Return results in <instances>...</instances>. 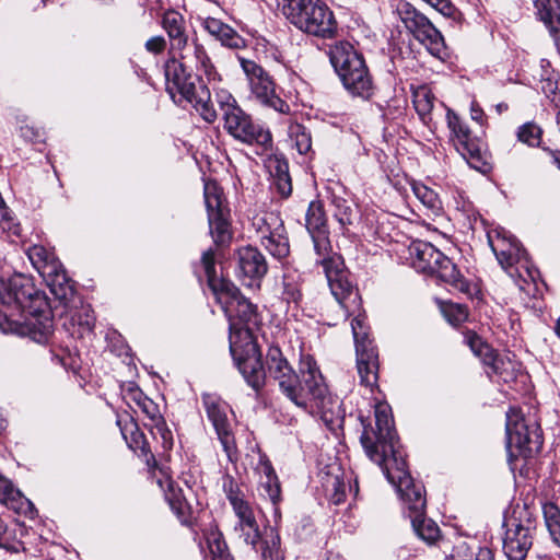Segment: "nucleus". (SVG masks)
Wrapping results in <instances>:
<instances>
[{"mask_svg": "<svg viewBox=\"0 0 560 560\" xmlns=\"http://www.w3.org/2000/svg\"><path fill=\"white\" fill-rule=\"evenodd\" d=\"M162 26L168 35L173 58L165 66L167 91L175 100L174 91L187 101L207 122L217 119L211 104L209 89L191 75L196 70L205 75L209 83L220 81L205 47L197 40L188 42L183 15L174 10L163 14Z\"/></svg>", "mask_w": 560, "mask_h": 560, "instance_id": "nucleus-1", "label": "nucleus"}, {"mask_svg": "<svg viewBox=\"0 0 560 560\" xmlns=\"http://www.w3.org/2000/svg\"><path fill=\"white\" fill-rule=\"evenodd\" d=\"M201 264L208 284L224 311L230 323V351L243 377L252 388L264 384L265 371L260 364V352L254 340L253 330L259 319L256 306L244 298L229 280L219 278L212 249L202 254Z\"/></svg>", "mask_w": 560, "mask_h": 560, "instance_id": "nucleus-2", "label": "nucleus"}, {"mask_svg": "<svg viewBox=\"0 0 560 560\" xmlns=\"http://www.w3.org/2000/svg\"><path fill=\"white\" fill-rule=\"evenodd\" d=\"M311 236L318 256L317 262L323 266L330 292L340 308L338 319L346 320L350 314L355 313L354 306L358 308L361 298L349 279L341 256L331 253L328 232L314 233Z\"/></svg>", "mask_w": 560, "mask_h": 560, "instance_id": "nucleus-3", "label": "nucleus"}, {"mask_svg": "<svg viewBox=\"0 0 560 560\" xmlns=\"http://www.w3.org/2000/svg\"><path fill=\"white\" fill-rule=\"evenodd\" d=\"M279 5L287 20L303 33L319 38L337 35L335 14L322 0H281Z\"/></svg>", "mask_w": 560, "mask_h": 560, "instance_id": "nucleus-4", "label": "nucleus"}, {"mask_svg": "<svg viewBox=\"0 0 560 560\" xmlns=\"http://www.w3.org/2000/svg\"><path fill=\"white\" fill-rule=\"evenodd\" d=\"M283 395L307 413L318 416L327 427L340 418V401L329 393L325 382L300 380L296 374V381Z\"/></svg>", "mask_w": 560, "mask_h": 560, "instance_id": "nucleus-5", "label": "nucleus"}, {"mask_svg": "<svg viewBox=\"0 0 560 560\" xmlns=\"http://www.w3.org/2000/svg\"><path fill=\"white\" fill-rule=\"evenodd\" d=\"M361 444L368 457L377 465L405 455L394 429L390 407L386 402L375 405V429L364 428Z\"/></svg>", "mask_w": 560, "mask_h": 560, "instance_id": "nucleus-6", "label": "nucleus"}, {"mask_svg": "<svg viewBox=\"0 0 560 560\" xmlns=\"http://www.w3.org/2000/svg\"><path fill=\"white\" fill-rule=\"evenodd\" d=\"M487 236L499 264L512 278H517L520 289L526 290L529 282L535 284L539 272L529 264L518 241L504 229L491 230Z\"/></svg>", "mask_w": 560, "mask_h": 560, "instance_id": "nucleus-7", "label": "nucleus"}, {"mask_svg": "<svg viewBox=\"0 0 560 560\" xmlns=\"http://www.w3.org/2000/svg\"><path fill=\"white\" fill-rule=\"evenodd\" d=\"M351 320V329L355 343L357 369L360 382L365 387L373 389L378 381V352L369 337L370 327L366 323V316L359 303Z\"/></svg>", "mask_w": 560, "mask_h": 560, "instance_id": "nucleus-8", "label": "nucleus"}, {"mask_svg": "<svg viewBox=\"0 0 560 560\" xmlns=\"http://www.w3.org/2000/svg\"><path fill=\"white\" fill-rule=\"evenodd\" d=\"M26 254L56 299L65 303L70 301L74 295V289L55 254L42 245L30 247Z\"/></svg>", "mask_w": 560, "mask_h": 560, "instance_id": "nucleus-9", "label": "nucleus"}, {"mask_svg": "<svg viewBox=\"0 0 560 560\" xmlns=\"http://www.w3.org/2000/svg\"><path fill=\"white\" fill-rule=\"evenodd\" d=\"M508 448L511 455L528 457L542 446L540 427L536 421H526L518 409L510 408L506 413Z\"/></svg>", "mask_w": 560, "mask_h": 560, "instance_id": "nucleus-10", "label": "nucleus"}, {"mask_svg": "<svg viewBox=\"0 0 560 560\" xmlns=\"http://www.w3.org/2000/svg\"><path fill=\"white\" fill-rule=\"evenodd\" d=\"M387 480L397 487L409 514L422 513L425 510L424 488L415 482L407 470L405 455L393 457L390 463L378 465Z\"/></svg>", "mask_w": 560, "mask_h": 560, "instance_id": "nucleus-11", "label": "nucleus"}, {"mask_svg": "<svg viewBox=\"0 0 560 560\" xmlns=\"http://www.w3.org/2000/svg\"><path fill=\"white\" fill-rule=\"evenodd\" d=\"M397 13L408 32H410L431 55L441 57L445 49L444 37L433 23L423 13L406 1L398 3Z\"/></svg>", "mask_w": 560, "mask_h": 560, "instance_id": "nucleus-12", "label": "nucleus"}, {"mask_svg": "<svg viewBox=\"0 0 560 560\" xmlns=\"http://www.w3.org/2000/svg\"><path fill=\"white\" fill-rule=\"evenodd\" d=\"M252 226L260 245L275 258L283 259L290 253L289 238L279 213L272 211L254 215Z\"/></svg>", "mask_w": 560, "mask_h": 560, "instance_id": "nucleus-13", "label": "nucleus"}, {"mask_svg": "<svg viewBox=\"0 0 560 560\" xmlns=\"http://www.w3.org/2000/svg\"><path fill=\"white\" fill-rule=\"evenodd\" d=\"M224 114L223 128L234 139L250 145H258L264 151L272 145V137L268 129L256 124L241 107L228 108Z\"/></svg>", "mask_w": 560, "mask_h": 560, "instance_id": "nucleus-14", "label": "nucleus"}, {"mask_svg": "<svg viewBox=\"0 0 560 560\" xmlns=\"http://www.w3.org/2000/svg\"><path fill=\"white\" fill-rule=\"evenodd\" d=\"M242 70L248 81L250 96L264 106L276 112L289 113L290 106L276 93V85L271 77L253 60L238 58Z\"/></svg>", "mask_w": 560, "mask_h": 560, "instance_id": "nucleus-15", "label": "nucleus"}, {"mask_svg": "<svg viewBox=\"0 0 560 560\" xmlns=\"http://www.w3.org/2000/svg\"><path fill=\"white\" fill-rule=\"evenodd\" d=\"M0 304L21 307L23 311L33 313L40 310L45 301L31 279L23 275H14L8 279L0 277Z\"/></svg>", "mask_w": 560, "mask_h": 560, "instance_id": "nucleus-16", "label": "nucleus"}, {"mask_svg": "<svg viewBox=\"0 0 560 560\" xmlns=\"http://www.w3.org/2000/svg\"><path fill=\"white\" fill-rule=\"evenodd\" d=\"M446 119L457 152L470 167L482 171L486 166L483 142L471 135L468 126L452 109H447Z\"/></svg>", "mask_w": 560, "mask_h": 560, "instance_id": "nucleus-17", "label": "nucleus"}, {"mask_svg": "<svg viewBox=\"0 0 560 560\" xmlns=\"http://www.w3.org/2000/svg\"><path fill=\"white\" fill-rule=\"evenodd\" d=\"M466 340L471 351L488 366L487 374L490 377L495 375L503 383H510L516 378L518 363L513 360L510 353H497L474 332H469Z\"/></svg>", "mask_w": 560, "mask_h": 560, "instance_id": "nucleus-18", "label": "nucleus"}, {"mask_svg": "<svg viewBox=\"0 0 560 560\" xmlns=\"http://www.w3.org/2000/svg\"><path fill=\"white\" fill-rule=\"evenodd\" d=\"M205 203L208 212L210 233L217 244H223L231 238L229 230V209L224 205L221 187L208 180L205 183Z\"/></svg>", "mask_w": 560, "mask_h": 560, "instance_id": "nucleus-19", "label": "nucleus"}, {"mask_svg": "<svg viewBox=\"0 0 560 560\" xmlns=\"http://www.w3.org/2000/svg\"><path fill=\"white\" fill-rule=\"evenodd\" d=\"M124 399L131 408L137 407L145 417L144 425L156 436L160 435L164 447L172 445V432L160 412L159 406L136 387L129 386L124 390Z\"/></svg>", "mask_w": 560, "mask_h": 560, "instance_id": "nucleus-20", "label": "nucleus"}, {"mask_svg": "<svg viewBox=\"0 0 560 560\" xmlns=\"http://www.w3.org/2000/svg\"><path fill=\"white\" fill-rule=\"evenodd\" d=\"M234 529L240 538L255 550H258L257 545L260 544L261 560H284L280 548V536L275 529L271 528L262 537L257 521L248 525H235Z\"/></svg>", "mask_w": 560, "mask_h": 560, "instance_id": "nucleus-21", "label": "nucleus"}, {"mask_svg": "<svg viewBox=\"0 0 560 560\" xmlns=\"http://www.w3.org/2000/svg\"><path fill=\"white\" fill-rule=\"evenodd\" d=\"M503 539V551L509 560H525L533 544L532 528L515 520L509 521Z\"/></svg>", "mask_w": 560, "mask_h": 560, "instance_id": "nucleus-22", "label": "nucleus"}, {"mask_svg": "<svg viewBox=\"0 0 560 560\" xmlns=\"http://www.w3.org/2000/svg\"><path fill=\"white\" fill-rule=\"evenodd\" d=\"M262 370L265 371V378L269 375L271 378L278 382L279 388L282 394L289 388L290 385L296 381V373L290 365L287 358L283 355L279 347L271 346L266 354V369L260 362ZM257 388L259 390L265 385ZM256 390V388H254Z\"/></svg>", "mask_w": 560, "mask_h": 560, "instance_id": "nucleus-23", "label": "nucleus"}, {"mask_svg": "<svg viewBox=\"0 0 560 560\" xmlns=\"http://www.w3.org/2000/svg\"><path fill=\"white\" fill-rule=\"evenodd\" d=\"M203 404L207 416L212 422L224 451L230 454L233 448V439L231 436V425L228 418V404L210 394L203 396Z\"/></svg>", "mask_w": 560, "mask_h": 560, "instance_id": "nucleus-24", "label": "nucleus"}, {"mask_svg": "<svg viewBox=\"0 0 560 560\" xmlns=\"http://www.w3.org/2000/svg\"><path fill=\"white\" fill-rule=\"evenodd\" d=\"M238 277L243 284L254 287L268 270L264 255L253 246H245L238 249Z\"/></svg>", "mask_w": 560, "mask_h": 560, "instance_id": "nucleus-25", "label": "nucleus"}, {"mask_svg": "<svg viewBox=\"0 0 560 560\" xmlns=\"http://www.w3.org/2000/svg\"><path fill=\"white\" fill-rule=\"evenodd\" d=\"M255 472L259 476V494L268 499L273 506L281 500L280 482L276 471L265 454H259Z\"/></svg>", "mask_w": 560, "mask_h": 560, "instance_id": "nucleus-26", "label": "nucleus"}, {"mask_svg": "<svg viewBox=\"0 0 560 560\" xmlns=\"http://www.w3.org/2000/svg\"><path fill=\"white\" fill-rule=\"evenodd\" d=\"M409 255L417 271L433 275L444 254L430 243L416 241L409 246Z\"/></svg>", "mask_w": 560, "mask_h": 560, "instance_id": "nucleus-27", "label": "nucleus"}, {"mask_svg": "<svg viewBox=\"0 0 560 560\" xmlns=\"http://www.w3.org/2000/svg\"><path fill=\"white\" fill-rule=\"evenodd\" d=\"M329 59L340 79L364 62L363 57L348 42L332 45L329 49Z\"/></svg>", "mask_w": 560, "mask_h": 560, "instance_id": "nucleus-28", "label": "nucleus"}, {"mask_svg": "<svg viewBox=\"0 0 560 560\" xmlns=\"http://www.w3.org/2000/svg\"><path fill=\"white\" fill-rule=\"evenodd\" d=\"M345 88L354 96L368 100L372 96L374 85L365 62L357 67L341 79Z\"/></svg>", "mask_w": 560, "mask_h": 560, "instance_id": "nucleus-29", "label": "nucleus"}, {"mask_svg": "<svg viewBox=\"0 0 560 560\" xmlns=\"http://www.w3.org/2000/svg\"><path fill=\"white\" fill-rule=\"evenodd\" d=\"M0 503L13 510L18 514L32 516L34 514L33 503L26 499L10 480L0 476Z\"/></svg>", "mask_w": 560, "mask_h": 560, "instance_id": "nucleus-30", "label": "nucleus"}, {"mask_svg": "<svg viewBox=\"0 0 560 560\" xmlns=\"http://www.w3.org/2000/svg\"><path fill=\"white\" fill-rule=\"evenodd\" d=\"M535 8L560 51V0H536Z\"/></svg>", "mask_w": 560, "mask_h": 560, "instance_id": "nucleus-31", "label": "nucleus"}, {"mask_svg": "<svg viewBox=\"0 0 560 560\" xmlns=\"http://www.w3.org/2000/svg\"><path fill=\"white\" fill-rule=\"evenodd\" d=\"M117 424L120 428V432L128 446L133 451H140L142 455L147 457L149 462L150 458L154 459V456L150 453L148 444L145 442L144 434L139 430L137 423L132 420V418L126 417L122 419L118 417Z\"/></svg>", "mask_w": 560, "mask_h": 560, "instance_id": "nucleus-32", "label": "nucleus"}, {"mask_svg": "<svg viewBox=\"0 0 560 560\" xmlns=\"http://www.w3.org/2000/svg\"><path fill=\"white\" fill-rule=\"evenodd\" d=\"M432 276L452 285L455 290L464 293L469 291L468 282L463 278L456 265L445 255H443V259H441Z\"/></svg>", "mask_w": 560, "mask_h": 560, "instance_id": "nucleus-33", "label": "nucleus"}, {"mask_svg": "<svg viewBox=\"0 0 560 560\" xmlns=\"http://www.w3.org/2000/svg\"><path fill=\"white\" fill-rule=\"evenodd\" d=\"M540 68V89L547 97L551 98L556 107L560 110V80L553 70H551V66L548 60L541 59Z\"/></svg>", "mask_w": 560, "mask_h": 560, "instance_id": "nucleus-34", "label": "nucleus"}, {"mask_svg": "<svg viewBox=\"0 0 560 560\" xmlns=\"http://www.w3.org/2000/svg\"><path fill=\"white\" fill-rule=\"evenodd\" d=\"M412 527L417 535L424 541L433 544L440 537L439 526L429 518L424 517V512L409 514Z\"/></svg>", "mask_w": 560, "mask_h": 560, "instance_id": "nucleus-35", "label": "nucleus"}, {"mask_svg": "<svg viewBox=\"0 0 560 560\" xmlns=\"http://www.w3.org/2000/svg\"><path fill=\"white\" fill-rule=\"evenodd\" d=\"M411 189L417 199L433 214L442 211V201L433 189L420 182H412Z\"/></svg>", "mask_w": 560, "mask_h": 560, "instance_id": "nucleus-36", "label": "nucleus"}, {"mask_svg": "<svg viewBox=\"0 0 560 560\" xmlns=\"http://www.w3.org/2000/svg\"><path fill=\"white\" fill-rule=\"evenodd\" d=\"M226 495L237 517V523L235 525H248L249 523L257 521L250 504L237 492L230 488Z\"/></svg>", "mask_w": 560, "mask_h": 560, "instance_id": "nucleus-37", "label": "nucleus"}, {"mask_svg": "<svg viewBox=\"0 0 560 560\" xmlns=\"http://www.w3.org/2000/svg\"><path fill=\"white\" fill-rule=\"evenodd\" d=\"M158 483L164 491L165 499L170 503L172 510L177 514H180L185 505L182 490L175 485L171 477L164 474L162 478L158 479Z\"/></svg>", "mask_w": 560, "mask_h": 560, "instance_id": "nucleus-38", "label": "nucleus"}, {"mask_svg": "<svg viewBox=\"0 0 560 560\" xmlns=\"http://www.w3.org/2000/svg\"><path fill=\"white\" fill-rule=\"evenodd\" d=\"M205 538L209 551L212 555V560H230L226 552L228 546L217 526H210L205 533Z\"/></svg>", "mask_w": 560, "mask_h": 560, "instance_id": "nucleus-39", "label": "nucleus"}, {"mask_svg": "<svg viewBox=\"0 0 560 560\" xmlns=\"http://www.w3.org/2000/svg\"><path fill=\"white\" fill-rule=\"evenodd\" d=\"M306 229L310 234L327 232L325 212L323 206L317 201H313L308 206L306 212Z\"/></svg>", "mask_w": 560, "mask_h": 560, "instance_id": "nucleus-40", "label": "nucleus"}, {"mask_svg": "<svg viewBox=\"0 0 560 560\" xmlns=\"http://www.w3.org/2000/svg\"><path fill=\"white\" fill-rule=\"evenodd\" d=\"M413 105L423 122H429L434 105V97L427 88H420L413 93Z\"/></svg>", "mask_w": 560, "mask_h": 560, "instance_id": "nucleus-41", "label": "nucleus"}, {"mask_svg": "<svg viewBox=\"0 0 560 560\" xmlns=\"http://www.w3.org/2000/svg\"><path fill=\"white\" fill-rule=\"evenodd\" d=\"M289 136L300 154H306L312 149L311 132L300 124H293L289 128Z\"/></svg>", "mask_w": 560, "mask_h": 560, "instance_id": "nucleus-42", "label": "nucleus"}, {"mask_svg": "<svg viewBox=\"0 0 560 560\" xmlns=\"http://www.w3.org/2000/svg\"><path fill=\"white\" fill-rule=\"evenodd\" d=\"M300 380H306L308 382H325L322 372L311 354L302 353L300 357Z\"/></svg>", "mask_w": 560, "mask_h": 560, "instance_id": "nucleus-43", "label": "nucleus"}, {"mask_svg": "<svg viewBox=\"0 0 560 560\" xmlns=\"http://www.w3.org/2000/svg\"><path fill=\"white\" fill-rule=\"evenodd\" d=\"M19 533H21V529L18 525L8 526L3 524V528L0 532V547L13 553L20 552L23 547L18 535Z\"/></svg>", "mask_w": 560, "mask_h": 560, "instance_id": "nucleus-44", "label": "nucleus"}, {"mask_svg": "<svg viewBox=\"0 0 560 560\" xmlns=\"http://www.w3.org/2000/svg\"><path fill=\"white\" fill-rule=\"evenodd\" d=\"M70 320L73 326L78 325L81 336L84 332H91L95 324L93 311L89 305H81V307L71 315Z\"/></svg>", "mask_w": 560, "mask_h": 560, "instance_id": "nucleus-45", "label": "nucleus"}, {"mask_svg": "<svg viewBox=\"0 0 560 560\" xmlns=\"http://www.w3.org/2000/svg\"><path fill=\"white\" fill-rule=\"evenodd\" d=\"M546 525L553 537L560 545V509L555 503H546L542 506Z\"/></svg>", "mask_w": 560, "mask_h": 560, "instance_id": "nucleus-46", "label": "nucleus"}, {"mask_svg": "<svg viewBox=\"0 0 560 560\" xmlns=\"http://www.w3.org/2000/svg\"><path fill=\"white\" fill-rule=\"evenodd\" d=\"M517 139L530 147H536L541 140V129L534 122H526L518 128Z\"/></svg>", "mask_w": 560, "mask_h": 560, "instance_id": "nucleus-47", "label": "nucleus"}, {"mask_svg": "<svg viewBox=\"0 0 560 560\" xmlns=\"http://www.w3.org/2000/svg\"><path fill=\"white\" fill-rule=\"evenodd\" d=\"M266 166L272 178L281 177L289 174V165L283 156H269L266 161Z\"/></svg>", "mask_w": 560, "mask_h": 560, "instance_id": "nucleus-48", "label": "nucleus"}, {"mask_svg": "<svg viewBox=\"0 0 560 560\" xmlns=\"http://www.w3.org/2000/svg\"><path fill=\"white\" fill-rule=\"evenodd\" d=\"M445 317L452 325H459L468 317L466 306L460 304H448L443 310Z\"/></svg>", "mask_w": 560, "mask_h": 560, "instance_id": "nucleus-49", "label": "nucleus"}, {"mask_svg": "<svg viewBox=\"0 0 560 560\" xmlns=\"http://www.w3.org/2000/svg\"><path fill=\"white\" fill-rule=\"evenodd\" d=\"M223 46L229 48L238 49L245 46V40L234 31L230 25L221 34L218 39Z\"/></svg>", "mask_w": 560, "mask_h": 560, "instance_id": "nucleus-50", "label": "nucleus"}, {"mask_svg": "<svg viewBox=\"0 0 560 560\" xmlns=\"http://www.w3.org/2000/svg\"><path fill=\"white\" fill-rule=\"evenodd\" d=\"M202 26L211 36H213L215 39H219L221 34L229 25L218 19L206 18L202 21Z\"/></svg>", "mask_w": 560, "mask_h": 560, "instance_id": "nucleus-51", "label": "nucleus"}, {"mask_svg": "<svg viewBox=\"0 0 560 560\" xmlns=\"http://www.w3.org/2000/svg\"><path fill=\"white\" fill-rule=\"evenodd\" d=\"M215 98L222 117H224V114L229 112L228 108L232 109L233 107H240L236 100L226 91L221 90L217 92Z\"/></svg>", "mask_w": 560, "mask_h": 560, "instance_id": "nucleus-52", "label": "nucleus"}, {"mask_svg": "<svg viewBox=\"0 0 560 560\" xmlns=\"http://www.w3.org/2000/svg\"><path fill=\"white\" fill-rule=\"evenodd\" d=\"M424 1L427 3H429L430 5H432L435 10H438L444 16L455 19L457 10L451 3L450 0H424Z\"/></svg>", "mask_w": 560, "mask_h": 560, "instance_id": "nucleus-53", "label": "nucleus"}, {"mask_svg": "<svg viewBox=\"0 0 560 560\" xmlns=\"http://www.w3.org/2000/svg\"><path fill=\"white\" fill-rule=\"evenodd\" d=\"M273 185L277 188L278 192L284 198L289 197L292 192L290 174L273 178Z\"/></svg>", "mask_w": 560, "mask_h": 560, "instance_id": "nucleus-54", "label": "nucleus"}, {"mask_svg": "<svg viewBox=\"0 0 560 560\" xmlns=\"http://www.w3.org/2000/svg\"><path fill=\"white\" fill-rule=\"evenodd\" d=\"M354 211L350 206H338L336 218L342 226L350 225L354 219Z\"/></svg>", "mask_w": 560, "mask_h": 560, "instance_id": "nucleus-55", "label": "nucleus"}, {"mask_svg": "<svg viewBox=\"0 0 560 560\" xmlns=\"http://www.w3.org/2000/svg\"><path fill=\"white\" fill-rule=\"evenodd\" d=\"M166 42L162 36L151 37L145 43V48L150 52L159 54L165 48Z\"/></svg>", "mask_w": 560, "mask_h": 560, "instance_id": "nucleus-56", "label": "nucleus"}, {"mask_svg": "<svg viewBox=\"0 0 560 560\" xmlns=\"http://www.w3.org/2000/svg\"><path fill=\"white\" fill-rule=\"evenodd\" d=\"M470 117L472 120L482 125L485 119V113L477 102H471L470 105Z\"/></svg>", "mask_w": 560, "mask_h": 560, "instance_id": "nucleus-57", "label": "nucleus"}, {"mask_svg": "<svg viewBox=\"0 0 560 560\" xmlns=\"http://www.w3.org/2000/svg\"><path fill=\"white\" fill-rule=\"evenodd\" d=\"M21 135L24 139L28 141H37V139L39 138V132L30 126L21 127Z\"/></svg>", "mask_w": 560, "mask_h": 560, "instance_id": "nucleus-58", "label": "nucleus"}, {"mask_svg": "<svg viewBox=\"0 0 560 560\" xmlns=\"http://www.w3.org/2000/svg\"><path fill=\"white\" fill-rule=\"evenodd\" d=\"M11 220L8 208L4 206L2 199L0 198V224L3 222H8Z\"/></svg>", "mask_w": 560, "mask_h": 560, "instance_id": "nucleus-59", "label": "nucleus"}, {"mask_svg": "<svg viewBox=\"0 0 560 560\" xmlns=\"http://www.w3.org/2000/svg\"><path fill=\"white\" fill-rule=\"evenodd\" d=\"M497 109H498L499 113H501L502 110L508 109V105L504 104V103H500V104L497 105Z\"/></svg>", "mask_w": 560, "mask_h": 560, "instance_id": "nucleus-60", "label": "nucleus"}, {"mask_svg": "<svg viewBox=\"0 0 560 560\" xmlns=\"http://www.w3.org/2000/svg\"><path fill=\"white\" fill-rule=\"evenodd\" d=\"M325 560H343L338 555H329Z\"/></svg>", "mask_w": 560, "mask_h": 560, "instance_id": "nucleus-61", "label": "nucleus"}, {"mask_svg": "<svg viewBox=\"0 0 560 560\" xmlns=\"http://www.w3.org/2000/svg\"><path fill=\"white\" fill-rule=\"evenodd\" d=\"M556 332L560 336V318L557 320L556 324Z\"/></svg>", "mask_w": 560, "mask_h": 560, "instance_id": "nucleus-62", "label": "nucleus"}, {"mask_svg": "<svg viewBox=\"0 0 560 560\" xmlns=\"http://www.w3.org/2000/svg\"><path fill=\"white\" fill-rule=\"evenodd\" d=\"M4 428L3 421L0 419V431Z\"/></svg>", "mask_w": 560, "mask_h": 560, "instance_id": "nucleus-63", "label": "nucleus"}, {"mask_svg": "<svg viewBox=\"0 0 560 560\" xmlns=\"http://www.w3.org/2000/svg\"><path fill=\"white\" fill-rule=\"evenodd\" d=\"M340 501H341V498H339V497H338V498L335 500V503H339Z\"/></svg>", "mask_w": 560, "mask_h": 560, "instance_id": "nucleus-64", "label": "nucleus"}]
</instances>
